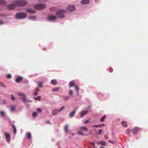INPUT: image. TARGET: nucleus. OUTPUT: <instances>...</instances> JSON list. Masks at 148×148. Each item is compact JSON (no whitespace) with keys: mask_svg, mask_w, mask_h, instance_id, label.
<instances>
[{"mask_svg":"<svg viewBox=\"0 0 148 148\" xmlns=\"http://www.w3.org/2000/svg\"><path fill=\"white\" fill-rule=\"evenodd\" d=\"M89 2V0H83L81 2V3L83 4H87Z\"/></svg>","mask_w":148,"mask_h":148,"instance_id":"obj_17","label":"nucleus"},{"mask_svg":"<svg viewBox=\"0 0 148 148\" xmlns=\"http://www.w3.org/2000/svg\"><path fill=\"white\" fill-rule=\"evenodd\" d=\"M38 92L37 91H35L34 93V95H35V96L37 95H38Z\"/></svg>","mask_w":148,"mask_h":148,"instance_id":"obj_44","label":"nucleus"},{"mask_svg":"<svg viewBox=\"0 0 148 148\" xmlns=\"http://www.w3.org/2000/svg\"><path fill=\"white\" fill-rule=\"evenodd\" d=\"M68 125H65V127L64 128V130L65 131L66 133H68L69 132V130H68Z\"/></svg>","mask_w":148,"mask_h":148,"instance_id":"obj_22","label":"nucleus"},{"mask_svg":"<svg viewBox=\"0 0 148 148\" xmlns=\"http://www.w3.org/2000/svg\"><path fill=\"white\" fill-rule=\"evenodd\" d=\"M69 99V97H66L64 98V99L65 100H68Z\"/></svg>","mask_w":148,"mask_h":148,"instance_id":"obj_38","label":"nucleus"},{"mask_svg":"<svg viewBox=\"0 0 148 148\" xmlns=\"http://www.w3.org/2000/svg\"><path fill=\"white\" fill-rule=\"evenodd\" d=\"M43 49L44 50H47V49H46V48H44Z\"/></svg>","mask_w":148,"mask_h":148,"instance_id":"obj_54","label":"nucleus"},{"mask_svg":"<svg viewBox=\"0 0 148 148\" xmlns=\"http://www.w3.org/2000/svg\"><path fill=\"white\" fill-rule=\"evenodd\" d=\"M18 94L19 96H21L22 97H23V98H22V99L24 102L25 103L27 101V100L26 99V97L23 93H18Z\"/></svg>","mask_w":148,"mask_h":148,"instance_id":"obj_10","label":"nucleus"},{"mask_svg":"<svg viewBox=\"0 0 148 148\" xmlns=\"http://www.w3.org/2000/svg\"><path fill=\"white\" fill-rule=\"evenodd\" d=\"M104 138H105V139L106 140H107V139H108L109 138L108 137L107 135H105L104 136Z\"/></svg>","mask_w":148,"mask_h":148,"instance_id":"obj_42","label":"nucleus"},{"mask_svg":"<svg viewBox=\"0 0 148 148\" xmlns=\"http://www.w3.org/2000/svg\"><path fill=\"white\" fill-rule=\"evenodd\" d=\"M57 18L56 16L53 15H49L48 17V19L49 21H54Z\"/></svg>","mask_w":148,"mask_h":148,"instance_id":"obj_7","label":"nucleus"},{"mask_svg":"<svg viewBox=\"0 0 148 148\" xmlns=\"http://www.w3.org/2000/svg\"><path fill=\"white\" fill-rule=\"evenodd\" d=\"M53 8H51L50 9V10L51 11H53Z\"/></svg>","mask_w":148,"mask_h":148,"instance_id":"obj_53","label":"nucleus"},{"mask_svg":"<svg viewBox=\"0 0 148 148\" xmlns=\"http://www.w3.org/2000/svg\"><path fill=\"white\" fill-rule=\"evenodd\" d=\"M27 138L29 139H30L31 138V134L30 133H27Z\"/></svg>","mask_w":148,"mask_h":148,"instance_id":"obj_28","label":"nucleus"},{"mask_svg":"<svg viewBox=\"0 0 148 148\" xmlns=\"http://www.w3.org/2000/svg\"><path fill=\"white\" fill-rule=\"evenodd\" d=\"M58 109H55L52 111V114L54 116L57 115L59 112Z\"/></svg>","mask_w":148,"mask_h":148,"instance_id":"obj_12","label":"nucleus"},{"mask_svg":"<svg viewBox=\"0 0 148 148\" xmlns=\"http://www.w3.org/2000/svg\"><path fill=\"white\" fill-rule=\"evenodd\" d=\"M0 114H1V115H4V112H3V111H1V112H0Z\"/></svg>","mask_w":148,"mask_h":148,"instance_id":"obj_46","label":"nucleus"},{"mask_svg":"<svg viewBox=\"0 0 148 148\" xmlns=\"http://www.w3.org/2000/svg\"><path fill=\"white\" fill-rule=\"evenodd\" d=\"M26 10L27 12L30 13H34L36 12L34 10L32 9H27Z\"/></svg>","mask_w":148,"mask_h":148,"instance_id":"obj_14","label":"nucleus"},{"mask_svg":"<svg viewBox=\"0 0 148 148\" xmlns=\"http://www.w3.org/2000/svg\"><path fill=\"white\" fill-rule=\"evenodd\" d=\"M104 125V124H100L98 125H95L92 126L93 127H101Z\"/></svg>","mask_w":148,"mask_h":148,"instance_id":"obj_23","label":"nucleus"},{"mask_svg":"<svg viewBox=\"0 0 148 148\" xmlns=\"http://www.w3.org/2000/svg\"><path fill=\"white\" fill-rule=\"evenodd\" d=\"M108 142L110 143H112V144H113V142L111 140H108Z\"/></svg>","mask_w":148,"mask_h":148,"instance_id":"obj_45","label":"nucleus"},{"mask_svg":"<svg viewBox=\"0 0 148 148\" xmlns=\"http://www.w3.org/2000/svg\"><path fill=\"white\" fill-rule=\"evenodd\" d=\"M88 112V111H82L81 112L80 116L81 117H83Z\"/></svg>","mask_w":148,"mask_h":148,"instance_id":"obj_16","label":"nucleus"},{"mask_svg":"<svg viewBox=\"0 0 148 148\" xmlns=\"http://www.w3.org/2000/svg\"><path fill=\"white\" fill-rule=\"evenodd\" d=\"M11 77V75L10 74H8L7 75V77L8 78H10Z\"/></svg>","mask_w":148,"mask_h":148,"instance_id":"obj_37","label":"nucleus"},{"mask_svg":"<svg viewBox=\"0 0 148 148\" xmlns=\"http://www.w3.org/2000/svg\"><path fill=\"white\" fill-rule=\"evenodd\" d=\"M1 86L2 87H3L4 86V85L3 84H1Z\"/></svg>","mask_w":148,"mask_h":148,"instance_id":"obj_55","label":"nucleus"},{"mask_svg":"<svg viewBox=\"0 0 148 148\" xmlns=\"http://www.w3.org/2000/svg\"><path fill=\"white\" fill-rule=\"evenodd\" d=\"M66 9L68 10L73 11L75 10V7L73 5H71L68 6Z\"/></svg>","mask_w":148,"mask_h":148,"instance_id":"obj_8","label":"nucleus"},{"mask_svg":"<svg viewBox=\"0 0 148 148\" xmlns=\"http://www.w3.org/2000/svg\"><path fill=\"white\" fill-rule=\"evenodd\" d=\"M16 5L14 4H12L8 6V8L10 10H12L15 8Z\"/></svg>","mask_w":148,"mask_h":148,"instance_id":"obj_11","label":"nucleus"},{"mask_svg":"<svg viewBox=\"0 0 148 148\" xmlns=\"http://www.w3.org/2000/svg\"><path fill=\"white\" fill-rule=\"evenodd\" d=\"M51 83L53 85H55L57 84V81L56 80L53 79L51 80Z\"/></svg>","mask_w":148,"mask_h":148,"instance_id":"obj_19","label":"nucleus"},{"mask_svg":"<svg viewBox=\"0 0 148 148\" xmlns=\"http://www.w3.org/2000/svg\"><path fill=\"white\" fill-rule=\"evenodd\" d=\"M102 131V130L101 129L99 131L98 133L100 135H101V134Z\"/></svg>","mask_w":148,"mask_h":148,"instance_id":"obj_40","label":"nucleus"},{"mask_svg":"<svg viewBox=\"0 0 148 148\" xmlns=\"http://www.w3.org/2000/svg\"><path fill=\"white\" fill-rule=\"evenodd\" d=\"M139 130V128L138 127H135L132 130V132L134 134H136L137 133L138 130Z\"/></svg>","mask_w":148,"mask_h":148,"instance_id":"obj_13","label":"nucleus"},{"mask_svg":"<svg viewBox=\"0 0 148 148\" xmlns=\"http://www.w3.org/2000/svg\"><path fill=\"white\" fill-rule=\"evenodd\" d=\"M121 124L123 125L125 127H127V125L126 123V122L125 121H122L121 122Z\"/></svg>","mask_w":148,"mask_h":148,"instance_id":"obj_21","label":"nucleus"},{"mask_svg":"<svg viewBox=\"0 0 148 148\" xmlns=\"http://www.w3.org/2000/svg\"><path fill=\"white\" fill-rule=\"evenodd\" d=\"M3 24V22L2 21H0V25H2Z\"/></svg>","mask_w":148,"mask_h":148,"instance_id":"obj_52","label":"nucleus"},{"mask_svg":"<svg viewBox=\"0 0 148 148\" xmlns=\"http://www.w3.org/2000/svg\"><path fill=\"white\" fill-rule=\"evenodd\" d=\"M36 91H37L38 92V91L39 90V89L38 88H36Z\"/></svg>","mask_w":148,"mask_h":148,"instance_id":"obj_50","label":"nucleus"},{"mask_svg":"<svg viewBox=\"0 0 148 148\" xmlns=\"http://www.w3.org/2000/svg\"><path fill=\"white\" fill-rule=\"evenodd\" d=\"M69 86L70 88H71L73 87V86H74L75 89L77 92V93L78 95H79V87L78 86L75 85V82L74 80H73L69 83Z\"/></svg>","mask_w":148,"mask_h":148,"instance_id":"obj_2","label":"nucleus"},{"mask_svg":"<svg viewBox=\"0 0 148 148\" xmlns=\"http://www.w3.org/2000/svg\"><path fill=\"white\" fill-rule=\"evenodd\" d=\"M42 82H40L38 84L39 87H43L42 86Z\"/></svg>","mask_w":148,"mask_h":148,"instance_id":"obj_35","label":"nucleus"},{"mask_svg":"<svg viewBox=\"0 0 148 148\" xmlns=\"http://www.w3.org/2000/svg\"><path fill=\"white\" fill-rule=\"evenodd\" d=\"M64 108L65 107L64 106H63L61 107V108H60V109H58L59 112L62 111V110H63Z\"/></svg>","mask_w":148,"mask_h":148,"instance_id":"obj_32","label":"nucleus"},{"mask_svg":"<svg viewBox=\"0 0 148 148\" xmlns=\"http://www.w3.org/2000/svg\"><path fill=\"white\" fill-rule=\"evenodd\" d=\"M100 148H105V147H101Z\"/></svg>","mask_w":148,"mask_h":148,"instance_id":"obj_56","label":"nucleus"},{"mask_svg":"<svg viewBox=\"0 0 148 148\" xmlns=\"http://www.w3.org/2000/svg\"><path fill=\"white\" fill-rule=\"evenodd\" d=\"M60 89V87H57V88H55L53 89V92H57L58 91L59 89Z\"/></svg>","mask_w":148,"mask_h":148,"instance_id":"obj_27","label":"nucleus"},{"mask_svg":"<svg viewBox=\"0 0 148 148\" xmlns=\"http://www.w3.org/2000/svg\"><path fill=\"white\" fill-rule=\"evenodd\" d=\"M89 122V121L88 120H86V121H85V124H87V123H88Z\"/></svg>","mask_w":148,"mask_h":148,"instance_id":"obj_49","label":"nucleus"},{"mask_svg":"<svg viewBox=\"0 0 148 148\" xmlns=\"http://www.w3.org/2000/svg\"><path fill=\"white\" fill-rule=\"evenodd\" d=\"M27 16V14L25 13L21 12L17 13L16 15V17L17 18L22 19L25 18Z\"/></svg>","mask_w":148,"mask_h":148,"instance_id":"obj_4","label":"nucleus"},{"mask_svg":"<svg viewBox=\"0 0 148 148\" xmlns=\"http://www.w3.org/2000/svg\"><path fill=\"white\" fill-rule=\"evenodd\" d=\"M75 110H74V111L72 112H71L70 113V115H69V116H70V117H71V118L73 117L74 116L75 113Z\"/></svg>","mask_w":148,"mask_h":148,"instance_id":"obj_20","label":"nucleus"},{"mask_svg":"<svg viewBox=\"0 0 148 148\" xmlns=\"http://www.w3.org/2000/svg\"><path fill=\"white\" fill-rule=\"evenodd\" d=\"M130 131H131V130L130 129H127L126 134H129L130 135L129 133L130 132Z\"/></svg>","mask_w":148,"mask_h":148,"instance_id":"obj_33","label":"nucleus"},{"mask_svg":"<svg viewBox=\"0 0 148 148\" xmlns=\"http://www.w3.org/2000/svg\"><path fill=\"white\" fill-rule=\"evenodd\" d=\"M12 127H13V132L14 134H16V128L15 127V126L14 124H13Z\"/></svg>","mask_w":148,"mask_h":148,"instance_id":"obj_24","label":"nucleus"},{"mask_svg":"<svg viewBox=\"0 0 148 148\" xmlns=\"http://www.w3.org/2000/svg\"><path fill=\"white\" fill-rule=\"evenodd\" d=\"M106 115H105L100 119V121L101 122H103L104 121V120L106 117Z\"/></svg>","mask_w":148,"mask_h":148,"instance_id":"obj_30","label":"nucleus"},{"mask_svg":"<svg viewBox=\"0 0 148 148\" xmlns=\"http://www.w3.org/2000/svg\"><path fill=\"white\" fill-rule=\"evenodd\" d=\"M14 3L16 6H23L27 4V2L25 0H16L14 1Z\"/></svg>","mask_w":148,"mask_h":148,"instance_id":"obj_1","label":"nucleus"},{"mask_svg":"<svg viewBox=\"0 0 148 148\" xmlns=\"http://www.w3.org/2000/svg\"><path fill=\"white\" fill-rule=\"evenodd\" d=\"M78 134H79V135H84L83 134V133L81 132H78Z\"/></svg>","mask_w":148,"mask_h":148,"instance_id":"obj_43","label":"nucleus"},{"mask_svg":"<svg viewBox=\"0 0 148 148\" xmlns=\"http://www.w3.org/2000/svg\"><path fill=\"white\" fill-rule=\"evenodd\" d=\"M11 99L14 100L15 99V98L12 95Z\"/></svg>","mask_w":148,"mask_h":148,"instance_id":"obj_48","label":"nucleus"},{"mask_svg":"<svg viewBox=\"0 0 148 148\" xmlns=\"http://www.w3.org/2000/svg\"><path fill=\"white\" fill-rule=\"evenodd\" d=\"M46 7L45 4H37L34 6V8L37 10H41L44 9Z\"/></svg>","mask_w":148,"mask_h":148,"instance_id":"obj_5","label":"nucleus"},{"mask_svg":"<svg viewBox=\"0 0 148 148\" xmlns=\"http://www.w3.org/2000/svg\"><path fill=\"white\" fill-rule=\"evenodd\" d=\"M80 128L81 129L84 130L86 131H88V130H87V128L86 127H80Z\"/></svg>","mask_w":148,"mask_h":148,"instance_id":"obj_31","label":"nucleus"},{"mask_svg":"<svg viewBox=\"0 0 148 148\" xmlns=\"http://www.w3.org/2000/svg\"><path fill=\"white\" fill-rule=\"evenodd\" d=\"M66 12V10H61L57 12L56 15H57L58 17L62 18L64 17V14Z\"/></svg>","mask_w":148,"mask_h":148,"instance_id":"obj_3","label":"nucleus"},{"mask_svg":"<svg viewBox=\"0 0 148 148\" xmlns=\"http://www.w3.org/2000/svg\"><path fill=\"white\" fill-rule=\"evenodd\" d=\"M22 98H23V97H22Z\"/></svg>","mask_w":148,"mask_h":148,"instance_id":"obj_57","label":"nucleus"},{"mask_svg":"<svg viewBox=\"0 0 148 148\" xmlns=\"http://www.w3.org/2000/svg\"><path fill=\"white\" fill-rule=\"evenodd\" d=\"M38 115V114L36 112H34L33 113L32 116L34 117H36Z\"/></svg>","mask_w":148,"mask_h":148,"instance_id":"obj_34","label":"nucleus"},{"mask_svg":"<svg viewBox=\"0 0 148 148\" xmlns=\"http://www.w3.org/2000/svg\"><path fill=\"white\" fill-rule=\"evenodd\" d=\"M97 143L98 144H101L102 146H104L106 145V143L104 141H102L100 142H98Z\"/></svg>","mask_w":148,"mask_h":148,"instance_id":"obj_18","label":"nucleus"},{"mask_svg":"<svg viewBox=\"0 0 148 148\" xmlns=\"http://www.w3.org/2000/svg\"><path fill=\"white\" fill-rule=\"evenodd\" d=\"M18 94L19 96H21L22 97H23V98H22V99L24 102L25 103L27 101V100L26 99V97L23 93H18Z\"/></svg>","mask_w":148,"mask_h":148,"instance_id":"obj_9","label":"nucleus"},{"mask_svg":"<svg viewBox=\"0 0 148 148\" xmlns=\"http://www.w3.org/2000/svg\"><path fill=\"white\" fill-rule=\"evenodd\" d=\"M41 97L40 96H39L37 97H34V100H36L38 101L40 100Z\"/></svg>","mask_w":148,"mask_h":148,"instance_id":"obj_29","label":"nucleus"},{"mask_svg":"<svg viewBox=\"0 0 148 148\" xmlns=\"http://www.w3.org/2000/svg\"><path fill=\"white\" fill-rule=\"evenodd\" d=\"M46 123H50V121H46Z\"/></svg>","mask_w":148,"mask_h":148,"instance_id":"obj_51","label":"nucleus"},{"mask_svg":"<svg viewBox=\"0 0 148 148\" xmlns=\"http://www.w3.org/2000/svg\"><path fill=\"white\" fill-rule=\"evenodd\" d=\"M69 94L71 96H72L73 95V91L72 90H71L69 91Z\"/></svg>","mask_w":148,"mask_h":148,"instance_id":"obj_36","label":"nucleus"},{"mask_svg":"<svg viewBox=\"0 0 148 148\" xmlns=\"http://www.w3.org/2000/svg\"><path fill=\"white\" fill-rule=\"evenodd\" d=\"M4 134L5 136L7 142L8 143L10 142L11 140L10 135L6 132H5Z\"/></svg>","mask_w":148,"mask_h":148,"instance_id":"obj_6","label":"nucleus"},{"mask_svg":"<svg viewBox=\"0 0 148 148\" xmlns=\"http://www.w3.org/2000/svg\"><path fill=\"white\" fill-rule=\"evenodd\" d=\"M109 70L110 72H112L113 71V69L111 67L109 68Z\"/></svg>","mask_w":148,"mask_h":148,"instance_id":"obj_41","label":"nucleus"},{"mask_svg":"<svg viewBox=\"0 0 148 148\" xmlns=\"http://www.w3.org/2000/svg\"><path fill=\"white\" fill-rule=\"evenodd\" d=\"M37 110L39 112H41L42 111L41 110L40 108H37Z\"/></svg>","mask_w":148,"mask_h":148,"instance_id":"obj_39","label":"nucleus"},{"mask_svg":"<svg viewBox=\"0 0 148 148\" xmlns=\"http://www.w3.org/2000/svg\"><path fill=\"white\" fill-rule=\"evenodd\" d=\"M90 144H92L94 147H95V145L93 142H91Z\"/></svg>","mask_w":148,"mask_h":148,"instance_id":"obj_47","label":"nucleus"},{"mask_svg":"<svg viewBox=\"0 0 148 148\" xmlns=\"http://www.w3.org/2000/svg\"><path fill=\"white\" fill-rule=\"evenodd\" d=\"M23 79V77L19 76L17 78L15 79L16 82L19 83Z\"/></svg>","mask_w":148,"mask_h":148,"instance_id":"obj_15","label":"nucleus"},{"mask_svg":"<svg viewBox=\"0 0 148 148\" xmlns=\"http://www.w3.org/2000/svg\"><path fill=\"white\" fill-rule=\"evenodd\" d=\"M6 4V2L4 0H0V5H5Z\"/></svg>","mask_w":148,"mask_h":148,"instance_id":"obj_26","label":"nucleus"},{"mask_svg":"<svg viewBox=\"0 0 148 148\" xmlns=\"http://www.w3.org/2000/svg\"><path fill=\"white\" fill-rule=\"evenodd\" d=\"M15 109V106L14 105H12L11 106L10 108V110L12 112L14 111Z\"/></svg>","mask_w":148,"mask_h":148,"instance_id":"obj_25","label":"nucleus"}]
</instances>
